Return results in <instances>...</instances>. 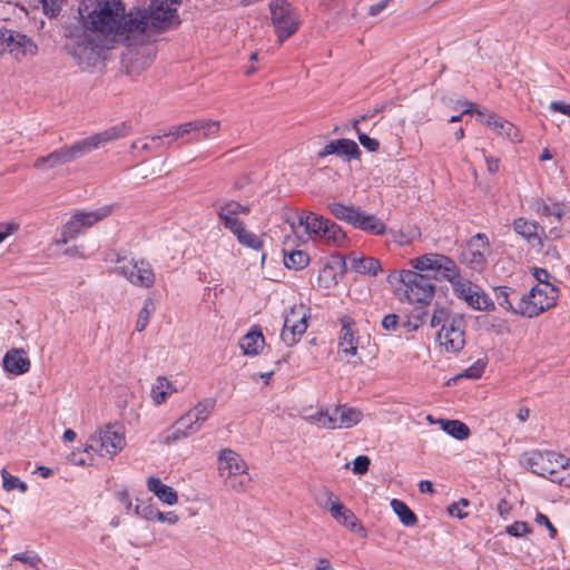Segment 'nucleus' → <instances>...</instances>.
Wrapping results in <instances>:
<instances>
[{"label":"nucleus","instance_id":"39448f33","mask_svg":"<svg viewBox=\"0 0 570 570\" xmlns=\"http://www.w3.org/2000/svg\"><path fill=\"white\" fill-rule=\"evenodd\" d=\"M218 475L226 489L242 493L252 482L245 460L232 449H223L217 455Z\"/></svg>","mask_w":570,"mask_h":570},{"label":"nucleus","instance_id":"3c124183","mask_svg":"<svg viewBox=\"0 0 570 570\" xmlns=\"http://www.w3.org/2000/svg\"><path fill=\"white\" fill-rule=\"evenodd\" d=\"M326 410H320L308 416H306V421L311 424L316 425L320 429H325V426H331L330 420L325 419Z\"/></svg>","mask_w":570,"mask_h":570},{"label":"nucleus","instance_id":"393cba45","mask_svg":"<svg viewBox=\"0 0 570 570\" xmlns=\"http://www.w3.org/2000/svg\"><path fill=\"white\" fill-rule=\"evenodd\" d=\"M146 487L164 504L175 505L178 502L177 492L171 487L163 483L159 478H147Z\"/></svg>","mask_w":570,"mask_h":570},{"label":"nucleus","instance_id":"5701e85b","mask_svg":"<svg viewBox=\"0 0 570 570\" xmlns=\"http://www.w3.org/2000/svg\"><path fill=\"white\" fill-rule=\"evenodd\" d=\"M318 157L324 158L330 155H337L344 160L357 159L361 155V150L357 144L347 138H341L336 140H332L326 144L320 151Z\"/></svg>","mask_w":570,"mask_h":570},{"label":"nucleus","instance_id":"423d86ee","mask_svg":"<svg viewBox=\"0 0 570 570\" xmlns=\"http://www.w3.org/2000/svg\"><path fill=\"white\" fill-rule=\"evenodd\" d=\"M126 443L125 426L120 423H108L88 438L85 452L112 459L125 449Z\"/></svg>","mask_w":570,"mask_h":570},{"label":"nucleus","instance_id":"aec40b11","mask_svg":"<svg viewBox=\"0 0 570 570\" xmlns=\"http://www.w3.org/2000/svg\"><path fill=\"white\" fill-rule=\"evenodd\" d=\"M116 272L136 286L149 288L155 284L154 271L150 264L142 259L119 265Z\"/></svg>","mask_w":570,"mask_h":570},{"label":"nucleus","instance_id":"37998d69","mask_svg":"<svg viewBox=\"0 0 570 570\" xmlns=\"http://www.w3.org/2000/svg\"><path fill=\"white\" fill-rule=\"evenodd\" d=\"M193 134L191 121L178 126H173L168 131L163 135L151 136V141H160L164 137H174L175 139L183 138L186 135Z\"/></svg>","mask_w":570,"mask_h":570},{"label":"nucleus","instance_id":"69168bd1","mask_svg":"<svg viewBox=\"0 0 570 570\" xmlns=\"http://www.w3.org/2000/svg\"><path fill=\"white\" fill-rule=\"evenodd\" d=\"M158 513V509L154 504H146L141 508V518L155 521Z\"/></svg>","mask_w":570,"mask_h":570},{"label":"nucleus","instance_id":"603ef678","mask_svg":"<svg viewBox=\"0 0 570 570\" xmlns=\"http://www.w3.org/2000/svg\"><path fill=\"white\" fill-rule=\"evenodd\" d=\"M469 505V501L466 499H461L458 502H454L449 505L448 512L450 515L463 519L468 515V513L463 512V508Z\"/></svg>","mask_w":570,"mask_h":570},{"label":"nucleus","instance_id":"2f4dec72","mask_svg":"<svg viewBox=\"0 0 570 570\" xmlns=\"http://www.w3.org/2000/svg\"><path fill=\"white\" fill-rule=\"evenodd\" d=\"M320 242L334 247H343L346 245L347 238L337 224L328 220L326 228L321 234Z\"/></svg>","mask_w":570,"mask_h":570},{"label":"nucleus","instance_id":"a211bd4d","mask_svg":"<svg viewBox=\"0 0 570 570\" xmlns=\"http://www.w3.org/2000/svg\"><path fill=\"white\" fill-rule=\"evenodd\" d=\"M131 132V125L127 121L119 122L104 131L97 132L90 137L78 140V146L81 149L82 156L90 151L104 147L108 142L124 138Z\"/></svg>","mask_w":570,"mask_h":570},{"label":"nucleus","instance_id":"774afa93","mask_svg":"<svg viewBox=\"0 0 570 570\" xmlns=\"http://www.w3.org/2000/svg\"><path fill=\"white\" fill-rule=\"evenodd\" d=\"M532 271H533L532 272L533 277L538 281L537 284L550 283L549 282L550 274L548 271H546L544 268H538V267H534Z\"/></svg>","mask_w":570,"mask_h":570},{"label":"nucleus","instance_id":"f704fd0d","mask_svg":"<svg viewBox=\"0 0 570 570\" xmlns=\"http://www.w3.org/2000/svg\"><path fill=\"white\" fill-rule=\"evenodd\" d=\"M539 228L540 226L534 220H529L525 218H518L513 222V229L517 234L521 235L528 242L538 240L539 237Z\"/></svg>","mask_w":570,"mask_h":570},{"label":"nucleus","instance_id":"dca6fc26","mask_svg":"<svg viewBox=\"0 0 570 570\" xmlns=\"http://www.w3.org/2000/svg\"><path fill=\"white\" fill-rule=\"evenodd\" d=\"M179 0H151L146 11L153 30L161 31L179 23Z\"/></svg>","mask_w":570,"mask_h":570},{"label":"nucleus","instance_id":"e433bc0d","mask_svg":"<svg viewBox=\"0 0 570 570\" xmlns=\"http://www.w3.org/2000/svg\"><path fill=\"white\" fill-rule=\"evenodd\" d=\"M442 430L456 440L463 441L469 438L470 430L468 425L459 420H439Z\"/></svg>","mask_w":570,"mask_h":570},{"label":"nucleus","instance_id":"052dcab7","mask_svg":"<svg viewBox=\"0 0 570 570\" xmlns=\"http://www.w3.org/2000/svg\"><path fill=\"white\" fill-rule=\"evenodd\" d=\"M20 229V225L17 222H7L0 224V233L4 235V239L11 235H14Z\"/></svg>","mask_w":570,"mask_h":570},{"label":"nucleus","instance_id":"f257e3e1","mask_svg":"<svg viewBox=\"0 0 570 570\" xmlns=\"http://www.w3.org/2000/svg\"><path fill=\"white\" fill-rule=\"evenodd\" d=\"M125 4L122 0H81L78 7L83 33L71 38L79 47L94 51L97 42L87 31L111 38L119 28Z\"/></svg>","mask_w":570,"mask_h":570},{"label":"nucleus","instance_id":"c756f323","mask_svg":"<svg viewBox=\"0 0 570 570\" xmlns=\"http://www.w3.org/2000/svg\"><path fill=\"white\" fill-rule=\"evenodd\" d=\"M336 414L338 415L340 429H351L363 419V413L360 409L348 406L347 404L336 405Z\"/></svg>","mask_w":570,"mask_h":570},{"label":"nucleus","instance_id":"7c9ffc66","mask_svg":"<svg viewBox=\"0 0 570 570\" xmlns=\"http://www.w3.org/2000/svg\"><path fill=\"white\" fill-rule=\"evenodd\" d=\"M353 226L373 235H382L385 232V225L375 216L365 214L361 209L356 215Z\"/></svg>","mask_w":570,"mask_h":570},{"label":"nucleus","instance_id":"7ed1b4c3","mask_svg":"<svg viewBox=\"0 0 570 570\" xmlns=\"http://www.w3.org/2000/svg\"><path fill=\"white\" fill-rule=\"evenodd\" d=\"M431 327L440 326L436 338L446 353H458L465 345V321L449 307L436 305L430 320Z\"/></svg>","mask_w":570,"mask_h":570},{"label":"nucleus","instance_id":"2eb2a0df","mask_svg":"<svg viewBox=\"0 0 570 570\" xmlns=\"http://www.w3.org/2000/svg\"><path fill=\"white\" fill-rule=\"evenodd\" d=\"M119 28L114 33L112 39L126 41L129 45L141 38L150 27L149 18L146 11H124L122 18L119 21Z\"/></svg>","mask_w":570,"mask_h":570},{"label":"nucleus","instance_id":"49530a36","mask_svg":"<svg viewBox=\"0 0 570 570\" xmlns=\"http://www.w3.org/2000/svg\"><path fill=\"white\" fill-rule=\"evenodd\" d=\"M188 438L187 433L181 431L180 428H178V424L176 422L167 429L161 435H160V443L163 444H171L179 440Z\"/></svg>","mask_w":570,"mask_h":570},{"label":"nucleus","instance_id":"13d9d810","mask_svg":"<svg viewBox=\"0 0 570 570\" xmlns=\"http://www.w3.org/2000/svg\"><path fill=\"white\" fill-rule=\"evenodd\" d=\"M11 559L16 560V561H21L29 566H36L40 561V559L37 554L29 553V552L16 553L11 557Z\"/></svg>","mask_w":570,"mask_h":570},{"label":"nucleus","instance_id":"4c0bfd02","mask_svg":"<svg viewBox=\"0 0 570 570\" xmlns=\"http://www.w3.org/2000/svg\"><path fill=\"white\" fill-rule=\"evenodd\" d=\"M175 392L171 383L164 376H159L156 380V383L151 387V399L155 404H163L169 395Z\"/></svg>","mask_w":570,"mask_h":570},{"label":"nucleus","instance_id":"412c9836","mask_svg":"<svg viewBox=\"0 0 570 570\" xmlns=\"http://www.w3.org/2000/svg\"><path fill=\"white\" fill-rule=\"evenodd\" d=\"M80 157H82V153L76 141L70 146H63L47 156L38 157L33 163V167L38 170L47 171L73 161Z\"/></svg>","mask_w":570,"mask_h":570},{"label":"nucleus","instance_id":"6e6552de","mask_svg":"<svg viewBox=\"0 0 570 570\" xmlns=\"http://www.w3.org/2000/svg\"><path fill=\"white\" fill-rule=\"evenodd\" d=\"M412 268L431 273L435 281L448 282L451 285L461 275L456 262L440 253H426L410 259Z\"/></svg>","mask_w":570,"mask_h":570},{"label":"nucleus","instance_id":"e2e57ef3","mask_svg":"<svg viewBox=\"0 0 570 570\" xmlns=\"http://www.w3.org/2000/svg\"><path fill=\"white\" fill-rule=\"evenodd\" d=\"M116 499L124 504L125 509L127 511H130L132 508V502L129 495V492L127 489L119 490L115 493Z\"/></svg>","mask_w":570,"mask_h":570},{"label":"nucleus","instance_id":"58836bf2","mask_svg":"<svg viewBox=\"0 0 570 570\" xmlns=\"http://www.w3.org/2000/svg\"><path fill=\"white\" fill-rule=\"evenodd\" d=\"M330 212L340 220L346 222L353 226L360 208L346 206L342 203L328 204Z\"/></svg>","mask_w":570,"mask_h":570},{"label":"nucleus","instance_id":"f3484780","mask_svg":"<svg viewBox=\"0 0 570 570\" xmlns=\"http://www.w3.org/2000/svg\"><path fill=\"white\" fill-rule=\"evenodd\" d=\"M308 309L303 304L294 305L284 317L281 337L287 346L295 345L307 330Z\"/></svg>","mask_w":570,"mask_h":570},{"label":"nucleus","instance_id":"5fc2aeb1","mask_svg":"<svg viewBox=\"0 0 570 570\" xmlns=\"http://www.w3.org/2000/svg\"><path fill=\"white\" fill-rule=\"evenodd\" d=\"M370 459L368 456L366 455H358L355 458V460L353 461V472L355 474H364L367 472L368 470V466H370Z\"/></svg>","mask_w":570,"mask_h":570},{"label":"nucleus","instance_id":"4468645a","mask_svg":"<svg viewBox=\"0 0 570 570\" xmlns=\"http://www.w3.org/2000/svg\"><path fill=\"white\" fill-rule=\"evenodd\" d=\"M37 45L26 35L13 30L0 31V55H10L20 61L27 57L37 55Z\"/></svg>","mask_w":570,"mask_h":570},{"label":"nucleus","instance_id":"338daca9","mask_svg":"<svg viewBox=\"0 0 570 570\" xmlns=\"http://www.w3.org/2000/svg\"><path fill=\"white\" fill-rule=\"evenodd\" d=\"M326 420H330L331 426H325L327 430H335L340 429L338 424V415L336 414V406H334L332 410L326 409Z\"/></svg>","mask_w":570,"mask_h":570},{"label":"nucleus","instance_id":"bb28decb","mask_svg":"<svg viewBox=\"0 0 570 570\" xmlns=\"http://www.w3.org/2000/svg\"><path fill=\"white\" fill-rule=\"evenodd\" d=\"M530 209L541 216H554L560 219L564 215V205L550 198H535L530 202Z\"/></svg>","mask_w":570,"mask_h":570},{"label":"nucleus","instance_id":"8fccbe9b","mask_svg":"<svg viewBox=\"0 0 570 570\" xmlns=\"http://www.w3.org/2000/svg\"><path fill=\"white\" fill-rule=\"evenodd\" d=\"M42 11L46 16L53 18L61 10L62 0H39Z\"/></svg>","mask_w":570,"mask_h":570},{"label":"nucleus","instance_id":"6ab92c4d","mask_svg":"<svg viewBox=\"0 0 570 570\" xmlns=\"http://www.w3.org/2000/svg\"><path fill=\"white\" fill-rule=\"evenodd\" d=\"M490 252L488 237L479 233L468 243L462 253L461 262L474 271H482L487 264V255Z\"/></svg>","mask_w":570,"mask_h":570},{"label":"nucleus","instance_id":"ea45409f","mask_svg":"<svg viewBox=\"0 0 570 570\" xmlns=\"http://www.w3.org/2000/svg\"><path fill=\"white\" fill-rule=\"evenodd\" d=\"M391 507L395 514L399 517L400 521L405 527H413L417 522V518L414 512L401 500L393 499L391 501Z\"/></svg>","mask_w":570,"mask_h":570},{"label":"nucleus","instance_id":"ddd939ff","mask_svg":"<svg viewBox=\"0 0 570 570\" xmlns=\"http://www.w3.org/2000/svg\"><path fill=\"white\" fill-rule=\"evenodd\" d=\"M454 295L475 311H493V301L475 284L460 275L451 285Z\"/></svg>","mask_w":570,"mask_h":570},{"label":"nucleus","instance_id":"0eeeda50","mask_svg":"<svg viewBox=\"0 0 570 570\" xmlns=\"http://www.w3.org/2000/svg\"><path fill=\"white\" fill-rule=\"evenodd\" d=\"M558 293L551 283L535 284L528 294L518 295L515 314L535 317L556 305Z\"/></svg>","mask_w":570,"mask_h":570},{"label":"nucleus","instance_id":"bf43d9fd","mask_svg":"<svg viewBox=\"0 0 570 570\" xmlns=\"http://www.w3.org/2000/svg\"><path fill=\"white\" fill-rule=\"evenodd\" d=\"M535 522L540 525H544L549 530L550 537L553 539L557 537V529L554 525L550 522L549 518L543 513H537L535 515Z\"/></svg>","mask_w":570,"mask_h":570},{"label":"nucleus","instance_id":"f8f14e48","mask_svg":"<svg viewBox=\"0 0 570 570\" xmlns=\"http://www.w3.org/2000/svg\"><path fill=\"white\" fill-rule=\"evenodd\" d=\"M341 330L337 335V353L342 355L347 363L353 366L362 364L361 357L357 355L360 335L356 322L347 315L340 318Z\"/></svg>","mask_w":570,"mask_h":570},{"label":"nucleus","instance_id":"680f3d73","mask_svg":"<svg viewBox=\"0 0 570 570\" xmlns=\"http://www.w3.org/2000/svg\"><path fill=\"white\" fill-rule=\"evenodd\" d=\"M155 521L168 523V524H176L179 521V517L173 511L161 512L158 510Z\"/></svg>","mask_w":570,"mask_h":570},{"label":"nucleus","instance_id":"72a5a7b5","mask_svg":"<svg viewBox=\"0 0 570 570\" xmlns=\"http://www.w3.org/2000/svg\"><path fill=\"white\" fill-rule=\"evenodd\" d=\"M265 338L261 332H249L240 341V348L245 355H257L263 348Z\"/></svg>","mask_w":570,"mask_h":570},{"label":"nucleus","instance_id":"9b49d317","mask_svg":"<svg viewBox=\"0 0 570 570\" xmlns=\"http://www.w3.org/2000/svg\"><path fill=\"white\" fill-rule=\"evenodd\" d=\"M269 10L278 42L282 43L298 30V17L292 4L286 0L272 1Z\"/></svg>","mask_w":570,"mask_h":570},{"label":"nucleus","instance_id":"6e6d98bb","mask_svg":"<svg viewBox=\"0 0 570 570\" xmlns=\"http://www.w3.org/2000/svg\"><path fill=\"white\" fill-rule=\"evenodd\" d=\"M357 138L360 144L368 151H376L380 147V142L377 139L371 138L370 136L362 131H358Z\"/></svg>","mask_w":570,"mask_h":570},{"label":"nucleus","instance_id":"9d476101","mask_svg":"<svg viewBox=\"0 0 570 570\" xmlns=\"http://www.w3.org/2000/svg\"><path fill=\"white\" fill-rule=\"evenodd\" d=\"M111 212V205H105L94 210H76L63 225L61 239L58 244H66L69 239L76 238L88 228L109 216Z\"/></svg>","mask_w":570,"mask_h":570},{"label":"nucleus","instance_id":"f03ea898","mask_svg":"<svg viewBox=\"0 0 570 570\" xmlns=\"http://www.w3.org/2000/svg\"><path fill=\"white\" fill-rule=\"evenodd\" d=\"M214 207L220 224L235 236L238 244L257 252L263 249L262 237L249 230L242 219V216L250 213L248 205L234 199H219Z\"/></svg>","mask_w":570,"mask_h":570},{"label":"nucleus","instance_id":"864d4df0","mask_svg":"<svg viewBox=\"0 0 570 570\" xmlns=\"http://www.w3.org/2000/svg\"><path fill=\"white\" fill-rule=\"evenodd\" d=\"M507 532L512 537H522L530 532V528L524 521H515L507 527Z\"/></svg>","mask_w":570,"mask_h":570},{"label":"nucleus","instance_id":"20e7f679","mask_svg":"<svg viewBox=\"0 0 570 570\" xmlns=\"http://www.w3.org/2000/svg\"><path fill=\"white\" fill-rule=\"evenodd\" d=\"M417 269H401L387 276L390 283L399 282L397 291L412 304L428 305L434 297L435 285L432 278Z\"/></svg>","mask_w":570,"mask_h":570},{"label":"nucleus","instance_id":"c85d7f7f","mask_svg":"<svg viewBox=\"0 0 570 570\" xmlns=\"http://www.w3.org/2000/svg\"><path fill=\"white\" fill-rule=\"evenodd\" d=\"M348 261L351 268L360 274L376 276L381 271L380 262L373 257L357 256L355 253H352L348 256Z\"/></svg>","mask_w":570,"mask_h":570},{"label":"nucleus","instance_id":"4be33fe9","mask_svg":"<svg viewBox=\"0 0 570 570\" xmlns=\"http://www.w3.org/2000/svg\"><path fill=\"white\" fill-rule=\"evenodd\" d=\"M328 219L323 218L315 213H302L296 222L291 223V228L294 234L302 237L299 229L303 228L308 238L320 240L321 234L326 228Z\"/></svg>","mask_w":570,"mask_h":570},{"label":"nucleus","instance_id":"c03bdc74","mask_svg":"<svg viewBox=\"0 0 570 570\" xmlns=\"http://www.w3.org/2000/svg\"><path fill=\"white\" fill-rule=\"evenodd\" d=\"M517 293L512 291L510 287L507 286H500L494 288V296L498 302V304L507 309V311H513L515 313L517 305L513 304L510 296L515 295Z\"/></svg>","mask_w":570,"mask_h":570},{"label":"nucleus","instance_id":"a18cd8bd","mask_svg":"<svg viewBox=\"0 0 570 570\" xmlns=\"http://www.w3.org/2000/svg\"><path fill=\"white\" fill-rule=\"evenodd\" d=\"M154 308L155 307H154V303L151 299H147L144 303V306L139 311V314H138V317L136 321V331L137 332H142L147 327L150 316H151V313L154 312Z\"/></svg>","mask_w":570,"mask_h":570},{"label":"nucleus","instance_id":"a19ab883","mask_svg":"<svg viewBox=\"0 0 570 570\" xmlns=\"http://www.w3.org/2000/svg\"><path fill=\"white\" fill-rule=\"evenodd\" d=\"M309 263L308 255L303 250H292L289 253H284V264L287 268L292 269H303Z\"/></svg>","mask_w":570,"mask_h":570},{"label":"nucleus","instance_id":"a878e982","mask_svg":"<svg viewBox=\"0 0 570 570\" xmlns=\"http://www.w3.org/2000/svg\"><path fill=\"white\" fill-rule=\"evenodd\" d=\"M3 367L11 374L21 375L29 371L30 360L22 350H10L3 356Z\"/></svg>","mask_w":570,"mask_h":570},{"label":"nucleus","instance_id":"79ce46f5","mask_svg":"<svg viewBox=\"0 0 570 570\" xmlns=\"http://www.w3.org/2000/svg\"><path fill=\"white\" fill-rule=\"evenodd\" d=\"M2 478V488L7 492H11L13 490H18L21 493L27 492L28 485L26 482L21 481L19 478L10 474L6 469L1 470Z\"/></svg>","mask_w":570,"mask_h":570},{"label":"nucleus","instance_id":"cd10ccee","mask_svg":"<svg viewBox=\"0 0 570 570\" xmlns=\"http://www.w3.org/2000/svg\"><path fill=\"white\" fill-rule=\"evenodd\" d=\"M485 124L490 126L497 134L508 138L511 141L521 140L517 127L501 117L489 115L485 119Z\"/></svg>","mask_w":570,"mask_h":570},{"label":"nucleus","instance_id":"1a4fd4ad","mask_svg":"<svg viewBox=\"0 0 570 570\" xmlns=\"http://www.w3.org/2000/svg\"><path fill=\"white\" fill-rule=\"evenodd\" d=\"M522 463L533 473L549 478L551 481H559L557 475L561 470L569 466L570 459L554 451H531L524 453Z\"/></svg>","mask_w":570,"mask_h":570},{"label":"nucleus","instance_id":"de8ad7c7","mask_svg":"<svg viewBox=\"0 0 570 570\" xmlns=\"http://www.w3.org/2000/svg\"><path fill=\"white\" fill-rule=\"evenodd\" d=\"M176 424H178V428H180L181 431L186 432L188 436L197 433L202 429L199 424L196 421H194V417L191 416L189 411L181 415L176 421Z\"/></svg>","mask_w":570,"mask_h":570},{"label":"nucleus","instance_id":"b1692460","mask_svg":"<svg viewBox=\"0 0 570 570\" xmlns=\"http://www.w3.org/2000/svg\"><path fill=\"white\" fill-rule=\"evenodd\" d=\"M328 495V504L331 515L342 525L348 528L352 531L362 530V527L358 523V520L354 512L347 509L342 502H340L336 498L332 500L334 497L332 492H327Z\"/></svg>","mask_w":570,"mask_h":570},{"label":"nucleus","instance_id":"473e14b6","mask_svg":"<svg viewBox=\"0 0 570 570\" xmlns=\"http://www.w3.org/2000/svg\"><path fill=\"white\" fill-rule=\"evenodd\" d=\"M191 126L193 132L198 134V137H196V139H207L210 137H215L220 129V122L218 120L212 119H197L191 121Z\"/></svg>","mask_w":570,"mask_h":570},{"label":"nucleus","instance_id":"c9c22d12","mask_svg":"<svg viewBox=\"0 0 570 570\" xmlns=\"http://www.w3.org/2000/svg\"><path fill=\"white\" fill-rule=\"evenodd\" d=\"M215 405L216 400L213 397H207L199 401L193 409L189 410V413L194 417V421H196L202 428L203 423L209 419L215 409Z\"/></svg>","mask_w":570,"mask_h":570},{"label":"nucleus","instance_id":"4d7b16f0","mask_svg":"<svg viewBox=\"0 0 570 570\" xmlns=\"http://www.w3.org/2000/svg\"><path fill=\"white\" fill-rule=\"evenodd\" d=\"M548 109L551 114L559 112L570 118V104L563 101H551Z\"/></svg>","mask_w":570,"mask_h":570},{"label":"nucleus","instance_id":"0e129e2a","mask_svg":"<svg viewBox=\"0 0 570 570\" xmlns=\"http://www.w3.org/2000/svg\"><path fill=\"white\" fill-rule=\"evenodd\" d=\"M399 317L395 314L385 315L382 320V327L386 331H395L397 327Z\"/></svg>","mask_w":570,"mask_h":570},{"label":"nucleus","instance_id":"09e8293b","mask_svg":"<svg viewBox=\"0 0 570 570\" xmlns=\"http://www.w3.org/2000/svg\"><path fill=\"white\" fill-rule=\"evenodd\" d=\"M150 137L151 136H148L144 139L135 140L131 144L130 149L139 150V151H151V150L159 148L161 146V140L160 141H151Z\"/></svg>","mask_w":570,"mask_h":570}]
</instances>
